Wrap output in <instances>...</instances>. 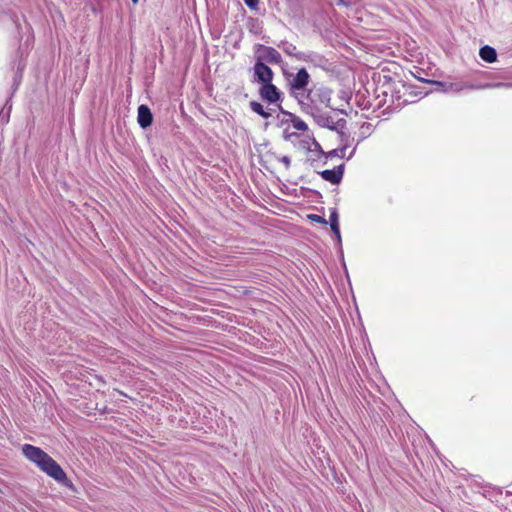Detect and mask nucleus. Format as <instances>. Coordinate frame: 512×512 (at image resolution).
<instances>
[{"instance_id":"obj_1","label":"nucleus","mask_w":512,"mask_h":512,"mask_svg":"<svg viewBox=\"0 0 512 512\" xmlns=\"http://www.w3.org/2000/svg\"><path fill=\"white\" fill-rule=\"evenodd\" d=\"M39 468L60 483H63L67 479L64 470L49 455L47 456L45 461L39 466Z\"/></svg>"},{"instance_id":"obj_2","label":"nucleus","mask_w":512,"mask_h":512,"mask_svg":"<svg viewBox=\"0 0 512 512\" xmlns=\"http://www.w3.org/2000/svg\"><path fill=\"white\" fill-rule=\"evenodd\" d=\"M257 59L264 63V61L279 64L282 61L280 53L273 47L258 44L256 46Z\"/></svg>"},{"instance_id":"obj_3","label":"nucleus","mask_w":512,"mask_h":512,"mask_svg":"<svg viewBox=\"0 0 512 512\" xmlns=\"http://www.w3.org/2000/svg\"><path fill=\"white\" fill-rule=\"evenodd\" d=\"M307 99L315 106L323 105L327 107L331 100V90L325 87L310 89L307 94Z\"/></svg>"},{"instance_id":"obj_4","label":"nucleus","mask_w":512,"mask_h":512,"mask_svg":"<svg viewBox=\"0 0 512 512\" xmlns=\"http://www.w3.org/2000/svg\"><path fill=\"white\" fill-rule=\"evenodd\" d=\"M309 80L310 75L307 70L305 68L300 69L290 81L291 90L296 94L305 91L309 84Z\"/></svg>"},{"instance_id":"obj_5","label":"nucleus","mask_w":512,"mask_h":512,"mask_svg":"<svg viewBox=\"0 0 512 512\" xmlns=\"http://www.w3.org/2000/svg\"><path fill=\"white\" fill-rule=\"evenodd\" d=\"M254 77L255 80L261 84L272 82L274 73L270 67L261 62L260 60H256L254 65Z\"/></svg>"},{"instance_id":"obj_6","label":"nucleus","mask_w":512,"mask_h":512,"mask_svg":"<svg viewBox=\"0 0 512 512\" xmlns=\"http://www.w3.org/2000/svg\"><path fill=\"white\" fill-rule=\"evenodd\" d=\"M22 452L30 461L34 462L38 467L45 461L48 454L42 449L30 444H25L22 447Z\"/></svg>"},{"instance_id":"obj_7","label":"nucleus","mask_w":512,"mask_h":512,"mask_svg":"<svg viewBox=\"0 0 512 512\" xmlns=\"http://www.w3.org/2000/svg\"><path fill=\"white\" fill-rule=\"evenodd\" d=\"M259 94L263 100L275 103L280 99V92L272 82L263 83L259 89Z\"/></svg>"},{"instance_id":"obj_8","label":"nucleus","mask_w":512,"mask_h":512,"mask_svg":"<svg viewBox=\"0 0 512 512\" xmlns=\"http://www.w3.org/2000/svg\"><path fill=\"white\" fill-rule=\"evenodd\" d=\"M318 123L321 126L327 127L331 130H339L345 127L346 121L345 119L334 120V118L330 115H321L318 118Z\"/></svg>"},{"instance_id":"obj_9","label":"nucleus","mask_w":512,"mask_h":512,"mask_svg":"<svg viewBox=\"0 0 512 512\" xmlns=\"http://www.w3.org/2000/svg\"><path fill=\"white\" fill-rule=\"evenodd\" d=\"M320 175L324 180L332 184H339L343 177V166L340 165L335 169L323 170L320 172Z\"/></svg>"},{"instance_id":"obj_10","label":"nucleus","mask_w":512,"mask_h":512,"mask_svg":"<svg viewBox=\"0 0 512 512\" xmlns=\"http://www.w3.org/2000/svg\"><path fill=\"white\" fill-rule=\"evenodd\" d=\"M138 123L140 127L147 128L152 124L153 121V115L151 113V110L146 105H140L138 107V117H137Z\"/></svg>"},{"instance_id":"obj_11","label":"nucleus","mask_w":512,"mask_h":512,"mask_svg":"<svg viewBox=\"0 0 512 512\" xmlns=\"http://www.w3.org/2000/svg\"><path fill=\"white\" fill-rule=\"evenodd\" d=\"M479 55L482 60L493 63L497 59V53L496 50L490 46H484L480 49Z\"/></svg>"},{"instance_id":"obj_12","label":"nucleus","mask_w":512,"mask_h":512,"mask_svg":"<svg viewBox=\"0 0 512 512\" xmlns=\"http://www.w3.org/2000/svg\"><path fill=\"white\" fill-rule=\"evenodd\" d=\"M330 226L334 234L340 239V230H339V221L338 214L336 211H333L329 218Z\"/></svg>"},{"instance_id":"obj_13","label":"nucleus","mask_w":512,"mask_h":512,"mask_svg":"<svg viewBox=\"0 0 512 512\" xmlns=\"http://www.w3.org/2000/svg\"><path fill=\"white\" fill-rule=\"evenodd\" d=\"M251 110L259 115H261L263 118H269L271 116V113L266 112L259 102L252 101L250 102Z\"/></svg>"},{"instance_id":"obj_14","label":"nucleus","mask_w":512,"mask_h":512,"mask_svg":"<svg viewBox=\"0 0 512 512\" xmlns=\"http://www.w3.org/2000/svg\"><path fill=\"white\" fill-rule=\"evenodd\" d=\"M293 127L299 131H306L308 129L307 124L298 117L292 119Z\"/></svg>"},{"instance_id":"obj_15","label":"nucleus","mask_w":512,"mask_h":512,"mask_svg":"<svg viewBox=\"0 0 512 512\" xmlns=\"http://www.w3.org/2000/svg\"><path fill=\"white\" fill-rule=\"evenodd\" d=\"M284 52L288 55H294V56H297L296 54V47L292 44H288L284 47Z\"/></svg>"},{"instance_id":"obj_16","label":"nucleus","mask_w":512,"mask_h":512,"mask_svg":"<svg viewBox=\"0 0 512 512\" xmlns=\"http://www.w3.org/2000/svg\"><path fill=\"white\" fill-rule=\"evenodd\" d=\"M309 217H310V219H312L313 221H315L317 223H321V224L327 223V221L319 215H310Z\"/></svg>"},{"instance_id":"obj_17","label":"nucleus","mask_w":512,"mask_h":512,"mask_svg":"<svg viewBox=\"0 0 512 512\" xmlns=\"http://www.w3.org/2000/svg\"><path fill=\"white\" fill-rule=\"evenodd\" d=\"M280 162H282L285 167L288 169L290 167V164H291V160H290V157L288 156H282L280 159Z\"/></svg>"},{"instance_id":"obj_18","label":"nucleus","mask_w":512,"mask_h":512,"mask_svg":"<svg viewBox=\"0 0 512 512\" xmlns=\"http://www.w3.org/2000/svg\"><path fill=\"white\" fill-rule=\"evenodd\" d=\"M244 3L249 7V8H256L257 5H258V0H243Z\"/></svg>"},{"instance_id":"obj_19","label":"nucleus","mask_w":512,"mask_h":512,"mask_svg":"<svg viewBox=\"0 0 512 512\" xmlns=\"http://www.w3.org/2000/svg\"><path fill=\"white\" fill-rule=\"evenodd\" d=\"M331 5H342L345 4L344 0H328Z\"/></svg>"},{"instance_id":"obj_20","label":"nucleus","mask_w":512,"mask_h":512,"mask_svg":"<svg viewBox=\"0 0 512 512\" xmlns=\"http://www.w3.org/2000/svg\"><path fill=\"white\" fill-rule=\"evenodd\" d=\"M496 87H500V86H509V84H505V83H498L495 85Z\"/></svg>"},{"instance_id":"obj_21","label":"nucleus","mask_w":512,"mask_h":512,"mask_svg":"<svg viewBox=\"0 0 512 512\" xmlns=\"http://www.w3.org/2000/svg\"><path fill=\"white\" fill-rule=\"evenodd\" d=\"M139 0H132L134 4L138 3Z\"/></svg>"}]
</instances>
